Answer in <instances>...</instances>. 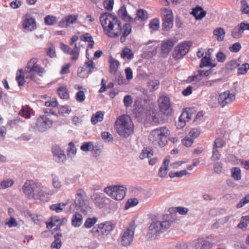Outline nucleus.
<instances>
[{
    "label": "nucleus",
    "mask_w": 249,
    "mask_h": 249,
    "mask_svg": "<svg viewBox=\"0 0 249 249\" xmlns=\"http://www.w3.org/2000/svg\"><path fill=\"white\" fill-rule=\"evenodd\" d=\"M100 21L102 24L104 31L110 37H116L123 34L120 37V41L123 43L126 37L131 33L132 26L129 23H126L121 25V22L116 16L111 13H105L101 14Z\"/></svg>",
    "instance_id": "nucleus-1"
},
{
    "label": "nucleus",
    "mask_w": 249,
    "mask_h": 249,
    "mask_svg": "<svg viewBox=\"0 0 249 249\" xmlns=\"http://www.w3.org/2000/svg\"><path fill=\"white\" fill-rule=\"evenodd\" d=\"M115 128L120 136L127 138L133 132L134 125L129 116L123 115L116 121Z\"/></svg>",
    "instance_id": "nucleus-2"
},
{
    "label": "nucleus",
    "mask_w": 249,
    "mask_h": 249,
    "mask_svg": "<svg viewBox=\"0 0 249 249\" xmlns=\"http://www.w3.org/2000/svg\"><path fill=\"white\" fill-rule=\"evenodd\" d=\"M169 135L170 132L166 127H160L152 130L149 138L153 144L163 147L167 142Z\"/></svg>",
    "instance_id": "nucleus-3"
},
{
    "label": "nucleus",
    "mask_w": 249,
    "mask_h": 249,
    "mask_svg": "<svg viewBox=\"0 0 249 249\" xmlns=\"http://www.w3.org/2000/svg\"><path fill=\"white\" fill-rule=\"evenodd\" d=\"M53 193V190H47L43 187L40 182L36 181L32 182V198L34 199L48 201V195H52Z\"/></svg>",
    "instance_id": "nucleus-4"
},
{
    "label": "nucleus",
    "mask_w": 249,
    "mask_h": 249,
    "mask_svg": "<svg viewBox=\"0 0 249 249\" xmlns=\"http://www.w3.org/2000/svg\"><path fill=\"white\" fill-rule=\"evenodd\" d=\"M74 203L84 214L91 212V208L87 199L86 193L82 189H79L76 191Z\"/></svg>",
    "instance_id": "nucleus-5"
},
{
    "label": "nucleus",
    "mask_w": 249,
    "mask_h": 249,
    "mask_svg": "<svg viewBox=\"0 0 249 249\" xmlns=\"http://www.w3.org/2000/svg\"><path fill=\"white\" fill-rule=\"evenodd\" d=\"M104 192L116 200H122L125 196L126 188L123 186H109L106 187Z\"/></svg>",
    "instance_id": "nucleus-6"
},
{
    "label": "nucleus",
    "mask_w": 249,
    "mask_h": 249,
    "mask_svg": "<svg viewBox=\"0 0 249 249\" xmlns=\"http://www.w3.org/2000/svg\"><path fill=\"white\" fill-rule=\"evenodd\" d=\"M115 224L112 221H106L94 227L91 230V232L95 235H108L115 227Z\"/></svg>",
    "instance_id": "nucleus-7"
},
{
    "label": "nucleus",
    "mask_w": 249,
    "mask_h": 249,
    "mask_svg": "<svg viewBox=\"0 0 249 249\" xmlns=\"http://www.w3.org/2000/svg\"><path fill=\"white\" fill-rule=\"evenodd\" d=\"M171 224V221L169 219L163 221H157L150 224L149 229L151 234L157 235L169 229Z\"/></svg>",
    "instance_id": "nucleus-8"
},
{
    "label": "nucleus",
    "mask_w": 249,
    "mask_h": 249,
    "mask_svg": "<svg viewBox=\"0 0 249 249\" xmlns=\"http://www.w3.org/2000/svg\"><path fill=\"white\" fill-rule=\"evenodd\" d=\"M135 226L132 222L129 224L128 227L122 233L121 244L124 246L130 245L133 240Z\"/></svg>",
    "instance_id": "nucleus-9"
},
{
    "label": "nucleus",
    "mask_w": 249,
    "mask_h": 249,
    "mask_svg": "<svg viewBox=\"0 0 249 249\" xmlns=\"http://www.w3.org/2000/svg\"><path fill=\"white\" fill-rule=\"evenodd\" d=\"M192 43L191 42H183L179 44L173 52V57L175 59H179L185 55L189 51Z\"/></svg>",
    "instance_id": "nucleus-10"
},
{
    "label": "nucleus",
    "mask_w": 249,
    "mask_h": 249,
    "mask_svg": "<svg viewBox=\"0 0 249 249\" xmlns=\"http://www.w3.org/2000/svg\"><path fill=\"white\" fill-rule=\"evenodd\" d=\"M53 125V121L46 115L39 117L36 124V128L40 132H45Z\"/></svg>",
    "instance_id": "nucleus-11"
},
{
    "label": "nucleus",
    "mask_w": 249,
    "mask_h": 249,
    "mask_svg": "<svg viewBox=\"0 0 249 249\" xmlns=\"http://www.w3.org/2000/svg\"><path fill=\"white\" fill-rule=\"evenodd\" d=\"M31 59L28 61L27 67L25 69L24 72L22 69H19L17 71L16 80L18 82L19 86H23L24 84V77L26 78H31Z\"/></svg>",
    "instance_id": "nucleus-12"
},
{
    "label": "nucleus",
    "mask_w": 249,
    "mask_h": 249,
    "mask_svg": "<svg viewBox=\"0 0 249 249\" xmlns=\"http://www.w3.org/2000/svg\"><path fill=\"white\" fill-rule=\"evenodd\" d=\"M235 94L230 93L229 90L219 93L218 96V103L221 107L232 102L235 100Z\"/></svg>",
    "instance_id": "nucleus-13"
},
{
    "label": "nucleus",
    "mask_w": 249,
    "mask_h": 249,
    "mask_svg": "<svg viewBox=\"0 0 249 249\" xmlns=\"http://www.w3.org/2000/svg\"><path fill=\"white\" fill-rule=\"evenodd\" d=\"M212 245L203 238H198L186 246L187 249H210Z\"/></svg>",
    "instance_id": "nucleus-14"
},
{
    "label": "nucleus",
    "mask_w": 249,
    "mask_h": 249,
    "mask_svg": "<svg viewBox=\"0 0 249 249\" xmlns=\"http://www.w3.org/2000/svg\"><path fill=\"white\" fill-rule=\"evenodd\" d=\"M165 15L162 18V29L164 31L170 30L173 26V16L171 10L164 9Z\"/></svg>",
    "instance_id": "nucleus-15"
},
{
    "label": "nucleus",
    "mask_w": 249,
    "mask_h": 249,
    "mask_svg": "<svg viewBox=\"0 0 249 249\" xmlns=\"http://www.w3.org/2000/svg\"><path fill=\"white\" fill-rule=\"evenodd\" d=\"M160 111L164 114L169 115L171 113L172 109L170 99L167 96H161L158 99Z\"/></svg>",
    "instance_id": "nucleus-16"
},
{
    "label": "nucleus",
    "mask_w": 249,
    "mask_h": 249,
    "mask_svg": "<svg viewBox=\"0 0 249 249\" xmlns=\"http://www.w3.org/2000/svg\"><path fill=\"white\" fill-rule=\"evenodd\" d=\"M91 199L95 206L100 209L106 206L109 199L102 194L95 193L91 196Z\"/></svg>",
    "instance_id": "nucleus-17"
},
{
    "label": "nucleus",
    "mask_w": 249,
    "mask_h": 249,
    "mask_svg": "<svg viewBox=\"0 0 249 249\" xmlns=\"http://www.w3.org/2000/svg\"><path fill=\"white\" fill-rule=\"evenodd\" d=\"M52 152L54 160L57 162H63L66 159L64 152L58 145L52 147Z\"/></svg>",
    "instance_id": "nucleus-18"
},
{
    "label": "nucleus",
    "mask_w": 249,
    "mask_h": 249,
    "mask_svg": "<svg viewBox=\"0 0 249 249\" xmlns=\"http://www.w3.org/2000/svg\"><path fill=\"white\" fill-rule=\"evenodd\" d=\"M78 16L76 15H70L65 16L58 23V25L61 28H66L71 24L76 22Z\"/></svg>",
    "instance_id": "nucleus-19"
},
{
    "label": "nucleus",
    "mask_w": 249,
    "mask_h": 249,
    "mask_svg": "<svg viewBox=\"0 0 249 249\" xmlns=\"http://www.w3.org/2000/svg\"><path fill=\"white\" fill-rule=\"evenodd\" d=\"M176 41L172 39H167L162 42L161 51L163 55L166 56L171 51Z\"/></svg>",
    "instance_id": "nucleus-20"
},
{
    "label": "nucleus",
    "mask_w": 249,
    "mask_h": 249,
    "mask_svg": "<svg viewBox=\"0 0 249 249\" xmlns=\"http://www.w3.org/2000/svg\"><path fill=\"white\" fill-rule=\"evenodd\" d=\"M191 14L195 17L196 20H200L206 16V11L203 10L202 7L197 6L193 9Z\"/></svg>",
    "instance_id": "nucleus-21"
},
{
    "label": "nucleus",
    "mask_w": 249,
    "mask_h": 249,
    "mask_svg": "<svg viewBox=\"0 0 249 249\" xmlns=\"http://www.w3.org/2000/svg\"><path fill=\"white\" fill-rule=\"evenodd\" d=\"M118 14L120 17L124 21L128 22H134L135 18H132L127 14L126 8L124 6H122L119 10Z\"/></svg>",
    "instance_id": "nucleus-22"
},
{
    "label": "nucleus",
    "mask_w": 249,
    "mask_h": 249,
    "mask_svg": "<svg viewBox=\"0 0 249 249\" xmlns=\"http://www.w3.org/2000/svg\"><path fill=\"white\" fill-rule=\"evenodd\" d=\"M169 160L167 158L165 159L163 162L162 165L160 167L158 175L160 178H163L167 175V172L169 170Z\"/></svg>",
    "instance_id": "nucleus-23"
},
{
    "label": "nucleus",
    "mask_w": 249,
    "mask_h": 249,
    "mask_svg": "<svg viewBox=\"0 0 249 249\" xmlns=\"http://www.w3.org/2000/svg\"><path fill=\"white\" fill-rule=\"evenodd\" d=\"M109 72L112 74L116 73L120 63L118 60L114 59L112 56L109 58Z\"/></svg>",
    "instance_id": "nucleus-24"
},
{
    "label": "nucleus",
    "mask_w": 249,
    "mask_h": 249,
    "mask_svg": "<svg viewBox=\"0 0 249 249\" xmlns=\"http://www.w3.org/2000/svg\"><path fill=\"white\" fill-rule=\"evenodd\" d=\"M23 23L22 27L23 28L27 31H31L30 29V27L31 26V16L30 13H27L25 15L22 17Z\"/></svg>",
    "instance_id": "nucleus-25"
},
{
    "label": "nucleus",
    "mask_w": 249,
    "mask_h": 249,
    "mask_svg": "<svg viewBox=\"0 0 249 249\" xmlns=\"http://www.w3.org/2000/svg\"><path fill=\"white\" fill-rule=\"evenodd\" d=\"M83 217L79 213H75L71 218V224L74 227H78L82 223Z\"/></svg>",
    "instance_id": "nucleus-26"
},
{
    "label": "nucleus",
    "mask_w": 249,
    "mask_h": 249,
    "mask_svg": "<svg viewBox=\"0 0 249 249\" xmlns=\"http://www.w3.org/2000/svg\"><path fill=\"white\" fill-rule=\"evenodd\" d=\"M213 34L217 37L216 39L218 41H222L224 39L225 32L223 28H216L213 30Z\"/></svg>",
    "instance_id": "nucleus-27"
},
{
    "label": "nucleus",
    "mask_w": 249,
    "mask_h": 249,
    "mask_svg": "<svg viewBox=\"0 0 249 249\" xmlns=\"http://www.w3.org/2000/svg\"><path fill=\"white\" fill-rule=\"evenodd\" d=\"M104 114L101 111L96 112L93 114L91 118V122L93 124H96L98 122H101L103 120Z\"/></svg>",
    "instance_id": "nucleus-28"
},
{
    "label": "nucleus",
    "mask_w": 249,
    "mask_h": 249,
    "mask_svg": "<svg viewBox=\"0 0 249 249\" xmlns=\"http://www.w3.org/2000/svg\"><path fill=\"white\" fill-rule=\"evenodd\" d=\"M57 92L59 97L62 99H68L69 97L68 90L66 86L59 87L57 90Z\"/></svg>",
    "instance_id": "nucleus-29"
},
{
    "label": "nucleus",
    "mask_w": 249,
    "mask_h": 249,
    "mask_svg": "<svg viewBox=\"0 0 249 249\" xmlns=\"http://www.w3.org/2000/svg\"><path fill=\"white\" fill-rule=\"evenodd\" d=\"M62 236V234L61 233H56L54 237V240L52 243L51 247L55 249H60L61 247V241L60 240V237Z\"/></svg>",
    "instance_id": "nucleus-30"
},
{
    "label": "nucleus",
    "mask_w": 249,
    "mask_h": 249,
    "mask_svg": "<svg viewBox=\"0 0 249 249\" xmlns=\"http://www.w3.org/2000/svg\"><path fill=\"white\" fill-rule=\"evenodd\" d=\"M216 66V64L212 63L211 62L210 58H208L206 56L202 57L201 60V62L199 64V67L201 68L204 67L210 66L211 67H214Z\"/></svg>",
    "instance_id": "nucleus-31"
},
{
    "label": "nucleus",
    "mask_w": 249,
    "mask_h": 249,
    "mask_svg": "<svg viewBox=\"0 0 249 249\" xmlns=\"http://www.w3.org/2000/svg\"><path fill=\"white\" fill-rule=\"evenodd\" d=\"M153 155V151L150 147L143 148L140 155V158L142 160L145 158H150Z\"/></svg>",
    "instance_id": "nucleus-32"
},
{
    "label": "nucleus",
    "mask_w": 249,
    "mask_h": 249,
    "mask_svg": "<svg viewBox=\"0 0 249 249\" xmlns=\"http://www.w3.org/2000/svg\"><path fill=\"white\" fill-rule=\"evenodd\" d=\"M191 111L192 109L190 108L183 110L181 115L179 117L180 120H185V122L189 121L191 119L192 116L193 115Z\"/></svg>",
    "instance_id": "nucleus-33"
},
{
    "label": "nucleus",
    "mask_w": 249,
    "mask_h": 249,
    "mask_svg": "<svg viewBox=\"0 0 249 249\" xmlns=\"http://www.w3.org/2000/svg\"><path fill=\"white\" fill-rule=\"evenodd\" d=\"M57 22V18L54 16L49 15L44 18V23L47 25H53Z\"/></svg>",
    "instance_id": "nucleus-34"
},
{
    "label": "nucleus",
    "mask_w": 249,
    "mask_h": 249,
    "mask_svg": "<svg viewBox=\"0 0 249 249\" xmlns=\"http://www.w3.org/2000/svg\"><path fill=\"white\" fill-rule=\"evenodd\" d=\"M22 191L23 193L28 196H30L31 194V181L27 180L22 186Z\"/></svg>",
    "instance_id": "nucleus-35"
},
{
    "label": "nucleus",
    "mask_w": 249,
    "mask_h": 249,
    "mask_svg": "<svg viewBox=\"0 0 249 249\" xmlns=\"http://www.w3.org/2000/svg\"><path fill=\"white\" fill-rule=\"evenodd\" d=\"M231 176L236 180L241 178V170L238 167H233L231 169Z\"/></svg>",
    "instance_id": "nucleus-36"
},
{
    "label": "nucleus",
    "mask_w": 249,
    "mask_h": 249,
    "mask_svg": "<svg viewBox=\"0 0 249 249\" xmlns=\"http://www.w3.org/2000/svg\"><path fill=\"white\" fill-rule=\"evenodd\" d=\"M241 29L240 25L239 26H236L231 31V36L234 38H240L243 33V30Z\"/></svg>",
    "instance_id": "nucleus-37"
},
{
    "label": "nucleus",
    "mask_w": 249,
    "mask_h": 249,
    "mask_svg": "<svg viewBox=\"0 0 249 249\" xmlns=\"http://www.w3.org/2000/svg\"><path fill=\"white\" fill-rule=\"evenodd\" d=\"M239 66V63L238 60H231L230 62H228L226 64V68L227 70H229L231 71L234 70L237 67Z\"/></svg>",
    "instance_id": "nucleus-38"
},
{
    "label": "nucleus",
    "mask_w": 249,
    "mask_h": 249,
    "mask_svg": "<svg viewBox=\"0 0 249 249\" xmlns=\"http://www.w3.org/2000/svg\"><path fill=\"white\" fill-rule=\"evenodd\" d=\"M149 27L153 31L158 30L160 28V20L158 18L152 19L149 24Z\"/></svg>",
    "instance_id": "nucleus-39"
},
{
    "label": "nucleus",
    "mask_w": 249,
    "mask_h": 249,
    "mask_svg": "<svg viewBox=\"0 0 249 249\" xmlns=\"http://www.w3.org/2000/svg\"><path fill=\"white\" fill-rule=\"evenodd\" d=\"M148 87L151 91H153L158 89L160 81L158 80H151L148 82Z\"/></svg>",
    "instance_id": "nucleus-40"
},
{
    "label": "nucleus",
    "mask_w": 249,
    "mask_h": 249,
    "mask_svg": "<svg viewBox=\"0 0 249 249\" xmlns=\"http://www.w3.org/2000/svg\"><path fill=\"white\" fill-rule=\"evenodd\" d=\"M32 72H34L38 75L41 76L45 72L44 69L39 65L32 66Z\"/></svg>",
    "instance_id": "nucleus-41"
},
{
    "label": "nucleus",
    "mask_w": 249,
    "mask_h": 249,
    "mask_svg": "<svg viewBox=\"0 0 249 249\" xmlns=\"http://www.w3.org/2000/svg\"><path fill=\"white\" fill-rule=\"evenodd\" d=\"M65 206V204L64 203H57L51 205L50 208L52 211H54L57 213H59L63 211Z\"/></svg>",
    "instance_id": "nucleus-42"
},
{
    "label": "nucleus",
    "mask_w": 249,
    "mask_h": 249,
    "mask_svg": "<svg viewBox=\"0 0 249 249\" xmlns=\"http://www.w3.org/2000/svg\"><path fill=\"white\" fill-rule=\"evenodd\" d=\"M137 18L141 19L142 21L145 20L148 18V15L145 10L140 9L138 10L137 13V17L135 18V19Z\"/></svg>",
    "instance_id": "nucleus-43"
},
{
    "label": "nucleus",
    "mask_w": 249,
    "mask_h": 249,
    "mask_svg": "<svg viewBox=\"0 0 249 249\" xmlns=\"http://www.w3.org/2000/svg\"><path fill=\"white\" fill-rule=\"evenodd\" d=\"M197 72V74H195L192 76V81H195L196 80H199L200 79L198 78L199 76H208L211 73V71H204L199 70Z\"/></svg>",
    "instance_id": "nucleus-44"
},
{
    "label": "nucleus",
    "mask_w": 249,
    "mask_h": 249,
    "mask_svg": "<svg viewBox=\"0 0 249 249\" xmlns=\"http://www.w3.org/2000/svg\"><path fill=\"white\" fill-rule=\"evenodd\" d=\"M249 69V64L248 63L243 64L241 65H239L238 67V74H246Z\"/></svg>",
    "instance_id": "nucleus-45"
},
{
    "label": "nucleus",
    "mask_w": 249,
    "mask_h": 249,
    "mask_svg": "<svg viewBox=\"0 0 249 249\" xmlns=\"http://www.w3.org/2000/svg\"><path fill=\"white\" fill-rule=\"evenodd\" d=\"M121 56L123 58L126 57L128 59H132L133 57V54L131 52V50L128 48H125L121 54Z\"/></svg>",
    "instance_id": "nucleus-46"
},
{
    "label": "nucleus",
    "mask_w": 249,
    "mask_h": 249,
    "mask_svg": "<svg viewBox=\"0 0 249 249\" xmlns=\"http://www.w3.org/2000/svg\"><path fill=\"white\" fill-rule=\"evenodd\" d=\"M139 201L137 198H131L127 200L126 202L124 209L127 210L130 207H134L138 204Z\"/></svg>",
    "instance_id": "nucleus-47"
},
{
    "label": "nucleus",
    "mask_w": 249,
    "mask_h": 249,
    "mask_svg": "<svg viewBox=\"0 0 249 249\" xmlns=\"http://www.w3.org/2000/svg\"><path fill=\"white\" fill-rule=\"evenodd\" d=\"M97 221V218H88L85 223L84 226L87 228H90L92 227Z\"/></svg>",
    "instance_id": "nucleus-48"
},
{
    "label": "nucleus",
    "mask_w": 249,
    "mask_h": 249,
    "mask_svg": "<svg viewBox=\"0 0 249 249\" xmlns=\"http://www.w3.org/2000/svg\"><path fill=\"white\" fill-rule=\"evenodd\" d=\"M13 184L14 181L12 179L4 180L0 183V190L11 187Z\"/></svg>",
    "instance_id": "nucleus-49"
},
{
    "label": "nucleus",
    "mask_w": 249,
    "mask_h": 249,
    "mask_svg": "<svg viewBox=\"0 0 249 249\" xmlns=\"http://www.w3.org/2000/svg\"><path fill=\"white\" fill-rule=\"evenodd\" d=\"M83 67H84L86 70L88 69V73H90L94 69L95 65L92 60H89L85 62L84 65Z\"/></svg>",
    "instance_id": "nucleus-50"
},
{
    "label": "nucleus",
    "mask_w": 249,
    "mask_h": 249,
    "mask_svg": "<svg viewBox=\"0 0 249 249\" xmlns=\"http://www.w3.org/2000/svg\"><path fill=\"white\" fill-rule=\"evenodd\" d=\"M47 54L51 58L56 57L55 47L52 43L50 44V46L47 51Z\"/></svg>",
    "instance_id": "nucleus-51"
},
{
    "label": "nucleus",
    "mask_w": 249,
    "mask_h": 249,
    "mask_svg": "<svg viewBox=\"0 0 249 249\" xmlns=\"http://www.w3.org/2000/svg\"><path fill=\"white\" fill-rule=\"evenodd\" d=\"M89 73L84 67H80L77 70L78 76L81 78H86L88 76Z\"/></svg>",
    "instance_id": "nucleus-52"
},
{
    "label": "nucleus",
    "mask_w": 249,
    "mask_h": 249,
    "mask_svg": "<svg viewBox=\"0 0 249 249\" xmlns=\"http://www.w3.org/2000/svg\"><path fill=\"white\" fill-rule=\"evenodd\" d=\"M29 108V106H26L25 107L22 108L20 110L19 114L25 117L26 118H29L31 116V113L28 110Z\"/></svg>",
    "instance_id": "nucleus-53"
},
{
    "label": "nucleus",
    "mask_w": 249,
    "mask_h": 249,
    "mask_svg": "<svg viewBox=\"0 0 249 249\" xmlns=\"http://www.w3.org/2000/svg\"><path fill=\"white\" fill-rule=\"evenodd\" d=\"M241 10L244 14H249V6L247 4V2L245 0L241 1Z\"/></svg>",
    "instance_id": "nucleus-54"
},
{
    "label": "nucleus",
    "mask_w": 249,
    "mask_h": 249,
    "mask_svg": "<svg viewBox=\"0 0 249 249\" xmlns=\"http://www.w3.org/2000/svg\"><path fill=\"white\" fill-rule=\"evenodd\" d=\"M113 4L114 0H106L104 2V8L108 11L112 10Z\"/></svg>",
    "instance_id": "nucleus-55"
},
{
    "label": "nucleus",
    "mask_w": 249,
    "mask_h": 249,
    "mask_svg": "<svg viewBox=\"0 0 249 249\" xmlns=\"http://www.w3.org/2000/svg\"><path fill=\"white\" fill-rule=\"evenodd\" d=\"M221 157V154L217 150V148L213 147V154L211 157V159L213 161L217 160L220 159Z\"/></svg>",
    "instance_id": "nucleus-56"
},
{
    "label": "nucleus",
    "mask_w": 249,
    "mask_h": 249,
    "mask_svg": "<svg viewBox=\"0 0 249 249\" xmlns=\"http://www.w3.org/2000/svg\"><path fill=\"white\" fill-rule=\"evenodd\" d=\"M224 141L222 138H217L214 142L213 147L216 148L222 147L224 146Z\"/></svg>",
    "instance_id": "nucleus-57"
},
{
    "label": "nucleus",
    "mask_w": 249,
    "mask_h": 249,
    "mask_svg": "<svg viewBox=\"0 0 249 249\" xmlns=\"http://www.w3.org/2000/svg\"><path fill=\"white\" fill-rule=\"evenodd\" d=\"M194 142V139L189 136L186 137L182 140V143L186 147L190 146Z\"/></svg>",
    "instance_id": "nucleus-58"
},
{
    "label": "nucleus",
    "mask_w": 249,
    "mask_h": 249,
    "mask_svg": "<svg viewBox=\"0 0 249 249\" xmlns=\"http://www.w3.org/2000/svg\"><path fill=\"white\" fill-rule=\"evenodd\" d=\"M94 146L91 142L84 143L81 146V149L83 151H87L93 150Z\"/></svg>",
    "instance_id": "nucleus-59"
},
{
    "label": "nucleus",
    "mask_w": 249,
    "mask_h": 249,
    "mask_svg": "<svg viewBox=\"0 0 249 249\" xmlns=\"http://www.w3.org/2000/svg\"><path fill=\"white\" fill-rule=\"evenodd\" d=\"M241 46L240 43L236 42L229 47V50L234 53H237L240 50Z\"/></svg>",
    "instance_id": "nucleus-60"
},
{
    "label": "nucleus",
    "mask_w": 249,
    "mask_h": 249,
    "mask_svg": "<svg viewBox=\"0 0 249 249\" xmlns=\"http://www.w3.org/2000/svg\"><path fill=\"white\" fill-rule=\"evenodd\" d=\"M102 138L106 142H112L113 141V137L108 132H104L101 134Z\"/></svg>",
    "instance_id": "nucleus-61"
},
{
    "label": "nucleus",
    "mask_w": 249,
    "mask_h": 249,
    "mask_svg": "<svg viewBox=\"0 0 249 249\" xmlns=\"http://www.w3.org/2000/svg\"><path fill=\"white\" fill-rule=\"evenodd\" d=\"M75 98L78 102L82 103L85 99L84 92L83 91H79L76 94Z\"/></svg>",
    "instance_id": "nucleus-62"
},
{
    "label": "nucleus",
    "mask_w": 249,
    "mask_h": 249,
    "mask_svg": "<svg viewBox=\"0 0 249 249\" xmlns=\"http://www.w3.org/2000/svg\"><path fill=\"white\" fill-rule=\"evenodd\" d=\"M6 225L10 228L16 227L18 225V222L14 217H11L8 221L5 222Z\"/></svg>",
    "instance_id": "nucleus-63"
},
{
    "label": "nucleus",
    "mask_w": 249,
    "mask_h": 249,
    "mask_svg": "<svg viewBox=\"0 0 249 249\" xmlns=\"http://www.w3.org/2000/svg\"><path fill=\"white\" fill-rule=\"evenodd\" d=\"M123 102L125 107H130L132 103L131 96L129 95L125 96L124 98Z\"/></svg>",
    "instance_id": "nucleus-64"
}]
</instances>
